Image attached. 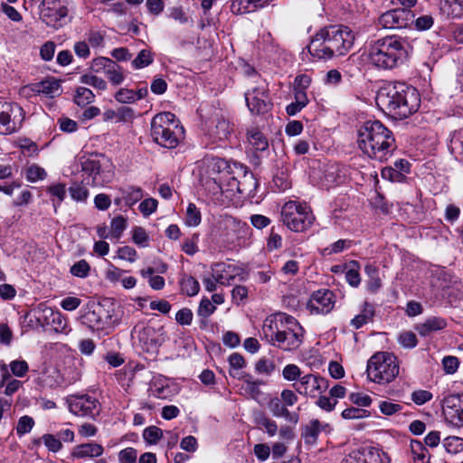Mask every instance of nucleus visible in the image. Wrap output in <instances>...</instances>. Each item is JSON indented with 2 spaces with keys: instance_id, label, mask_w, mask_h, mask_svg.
Masks as SVG:
<instances>
[{
  "instance_id": "1",
  "label": "nucleus",
  "mask_w": 463,
  "mask_h": 463,
  "mask_svg": "<svg viewBox=\"0 0 463 463\" xmlns=\"http://www.w3.org/2000/svg\"><path fill=\"white\" fill-rule=\"evenodd\" d=\"M261 331L263 339L285 352H293L299 348L305 335V330L298 321L286 313L267 317Z\"/></svg>"
},
{
  "instance_id": "2",
  "label": "nucleus",
  "mask_w": 463,
  "mask_h": 463,
  "mask_svg": "<svg viewBox=\"0 0 463 463\" xmlns=\"http://www.w3.org/2000/svg\"><path fill=\"white\" fill-rule=\"evenodd\" d=\"M358 146L370 158L385 161L395 146L392 132L379 120H368L358 129Z\"/></svg>"
},
{
  "instance_id": "3",
  "label": "nucleus",
  "mask_w": 463,
  "mask_h": 463,
  "mask_svg": "<svg viewBox=\"0 0 463 463\" xmlns=\"http://www.w3.org/2000/svg\"><path fill=\"white\" fill-rule=\"evenodd\" d=\"M353 31L344 25H331L321 29L313 37L309 52L319 59H330L347 53L354 44Z\"/></svg>"
},
{
  "instance_id": "4",
  "label": "nucleus",
  "mask_w": 463,
  "mask_h": 463,
  "mask_svg": "<svg viewBox=\"0 0 463 463\" xmlns=\"http://www.w3.org/2000/svg\"><path fill=\"white\" fill-rule=\"evenodd\" d=\"M408 54L407 42L392 35L378 39L370 44L368 60L375 67L390 70L403 64Z\"/></svg>"
},
{
  "instance_id": "5",
  "label": "nucleus",
  "mask_w": 463,
  "mask_h": 463,
  "mask_svg": "<svg viewBox=\"0 0 463 463\" xmlns=\"http://www.w3.org/2000/svg\"><path fill=\"white\" fill-rule=\"evenodd\" d=\"M375 99L379 106L403 118L417 111L420 104L417 89H379Z\"/></svg>"
},
{
  "instance_id": "6",
  "label": "nucleus",
  "mask_w": 463,
  "mask_h": 463,
  "mask_svg": "<svg viewBox=\"0 0 463 463\" xmlns=\"http://www.w3.org/2000/svg\"><path fill=\"white\" fill-rule=\"evenodd\" d=\"M151 137L165 148H175L184 137V128L171 112L156 115L151 121Z\"/></svg>"
},
{
  "instance_id": "7",
  "label": "nucleus",
  "mask_w": 463,
  "mask_h": 463,
  "mask_svg": "<svg viewBox=\"0 0 463 463\" xmlns=\"http://www.w3.org/2000/svg\"><path fill=\"white\" fill-rule=\"evenodd\" d=\"M81 171L87 176L83 182L88 185L104 186L114 177V165L109 158L101 154L80 156Z\"/></svg>"
},
{
  "instance_id": "8",
  "label": "nucleus",
  "mask_w": 463,
  "mask_h": 463,
  "mask_svg": "<svg viewBox=\"0 0 463 463\" xmlns=\"http://www.w3.org/2000/svg\"><path fill=\"white\" fill-rule=\"evenodd\" d=\"M366 372L371 381L380 384L388 383L399 374V363L392 354L376 353L368 360Z\"/></svg>"
},
{
  "instance_id": "9",
  "label": "nucleus",
  "mask_w": 463,
  "mask_h": 463,
  "mask_svg": "<svg viewBox=\"0 0 463 463\" xmlns=\"http://www.w3.org/2000/svg\"><path fill=\"white\" fill-rule=\"evenodd\" d=\"M121 313L118 306L110 305L108 307L98 306L87 312L83 320L90 329L109 334L115 326L121 322Z\"/></svg>"
},
{
  "instance_id": "10",
  "label": "nucleus",
  "mask_w": 463,
  "mask_h": 463,
  "mask_svg": "<svg viewBox=\"0 0 463 463\" xmlns=\"http://www.w3.org/2000/svg\"><path fill=\"white\" fill-rule=\"evenodd\" d=\"M281 219L291 231L301 232L313 223L314 216L306 203L289 201L281 209Z\"/></svg>"
},
{
  "instance_id": "11",
  "label": "nucleus",
  "mask_w": 463,
  "mask_h": 463,
  "mask_svg": "<svg viewBox=\"0 0 463 463\" xmlns=\"http://www.w3.org/2000/svg\"><path fill=\"white\" fill-rule=\"evenodd\" d=\"M24 112L17 103L0 100V134L17 132L24 122Z\"/></svg>"
},
{
  "instance_id": "12",
  "label": "nucleus",
  "mask_w": 463,
  "mask_h": 463,
  "mask_svg": "<svg viewBox=\"0 0 463 463\" xmlns=\"http://www.w3.org/2000/svg\"><path fill=\"white\" fill-rule=\"evenodd\" d=\"M69 0H43L40 5L41 19L48 26L60 28L69 14Z\"/></svg>"
},
{
  "instance_id": "13",
  "label": "nucleus",
  "mask_w": 463,
  "mask_h": 463,
  "mask_svg": "<svg viewBox=\"0 0 463 463\" xmlns=\"http://www.w3.org/2000/svg\"><path fill=\"white\" fill-rule=\"evenodd\" d=\"M66 404L69 411L73 415L90 419H95L99 414L101 408L98 399L85 393L67 396Z\"/></svg>"
},
{
  "instance_id": "14",
  "label": "nucleus",
  "mask_w": 463,
  "mask_h": 463,
  "mask_svg": "<svg viewBox=\"0 0 463 463\" xmlns=\"http://www.w3.org/2000/svg\"><path fill=\"white\" fill-rule=\"evenodd\" d=\"M133 337L137 339V345L145 352L156 353L158 347L165 342L163 327L156 328L151 326H137L133 332Z\"/></svg>"
},
{
  "instance_id": "15",
  "label": "nucleus",
  "mask_w": 463,
  "mask_h": 463,
  "mask_svg": "<svg viewBox=\"0 0 463 463\" xmlns=\"http://www.w3.org/2000/svg\"><path fill=\"white\" fill-rule=\"evenodd\" d=\"M413 14L407 8H395L383 13L378 24L384 29L404 28L413 23Z\"/></svg>"
},
{
  "instance_id": "16",
  "label": "nucleus",
  "mask_w": 463,
  "mask_h": 463,
  "mask_svg": "<svg viewBox=\"0 0 463 463\" xmlns=\"http://www.w3.org/2000/svg\"><path fill=\"white\" fill-rule=\"evenodd\" d=\"M293 387L300 395L315 398L327 388V384L324 378L307 373L299 378V382L294 383Z\"/></svg>"
},
{
  "instance_id": "17",
  "label": "nucleus",
  "mask_w": 463,
  "mask_h": 463,
  "mask_svg": "<svg viewBox=\"0 0 463 463\" xmlns=\"http://www.w3.org/2000/svg\"><path fill=\"white\" fill-rule=\"evenodd\" d=\"M442 412L449 423L457 427L463 426V395L445 397L442 401Z\"/></svg>"
},
{
  "instance_id": "18",
  "label": "nucleus",
  "mask_w": 463,
  "mask_h": 463,
  "mask_svg": "<svg viewBox=\"0 0 463 463\" xmlns=\"http://www.w3.org/2000/svg\"><path fill=\"white\" fill-rule=\"evenodd\" d=\"M205 135L213 143L226 140L232 132V128L228 120H226L219 113L205 121Z\"/></svg>"
},
{
  "instance_id": "19",
  "label": "nucleus",
  "mask_w": 463,
  "mask_h": 463,
  "mask_svg": "<svg viewBox=\"0 0 463 463\" xmlns=\"http://www.w3.org/2000/svg\"><path fill=\"white\" fill-rule=\"evenodd\" d=\"M335 306V295L328 289H320L314 292L307 303L311 314H327Z\"/></svg>"
},
{
  "instance_id": "20",
  "label": "nucleus",
  "mask_w": 463,
  "mask_h": 463,
  "mask_svg": "<svg viewBox=\"0 0 463 463\" xmlns=\"http://www.w3.org/2000/svg\"><path fill=\"white\" fill-rule=\"evenodd\" d=\"M245 100L251 113L263 114L269 109L268 91L264 89H250L245 93Z\"/></svg>"
},
{
  "instance_id": "21",
  "label": "nucleus",
  "mask_w": 463,
  "mask_h": 463,
  "mask_svg": "<svg viewBox=\"0 0 463 463\" xmlns=\"http://www.w3.org/2000/svg\"><path fill=\"white\" fill-rule=\"evenodd\" d=\"M37 320L43 325L51 326L54 331L63 333L68 327L67 318L60 312L51 307H43L37 310Z\"/></svg>"
},
{
  "instance_id": "22",
  "label": "nucleus",
  "mask_w": 463,
  "mask_h": 463,
  "mask_svg": "<svg viewBox=\"0 0 463 463\" xmlns=\"http://www.w3.org/2000/svg\"><path fill=\"white\" fill-rule=\"evenodd\" d=\"M91 67L95 71H99L103 69L105 76L113 85H119L123 82L124 75L121 69L109 58L99 57L94 59Z\"/></svg>"
},
{
  "instance_id": "23",
  "label": "nucleus",
  "mask_w": 463,
  "mask_h": 463,
  "mask_svg": "<svg viewBox=\"0 0 463 463\" xmlns=\"http://www.w3.org/2000/svg\"><path fill=\"white\" fill-rule=\"evenodd\" d=\"M223 181H227L229 190L232 193L246 194L256 187V181L251 173L243 170V181H239L236 177L232 176L229 172L224 173L222 177Z\"/></svg>"
},
{
  "instance_id": "24",
  "label": "nucleus",
  "mask_w": 463,
  "mask_h": 463,
  "mask_svg": "<svg viewBox=\"0 0 463 463\" xmlns=\"http://www.w3.org/2000/svg\"><path fill=\"white\" fill-rule=\"evenodd\" d=\"M236 267L223 262L215 263L212 266V276L220 285L228 286L235 279Z\"/></svg>"
},
{
  "instance_id": "25",
  "label": "nucleus",
  "mask_w": 463,
  "mask_h": 463,
  "mask_svg": "<svg viewBox=\"0 0 463 463\" xmlns=\"http://www.w3.org/2000/svg\"><path fill=\"white\" fill-rule=\"evenodd\" d=\"M224 229L223 235L228 239L238 238L241 232L248 229L246 222H241L232 216H225L222 222Z\"/></svg>"
},
{
  "instance_id": "26",
  "label": "nucleus",
  "mask_w": 463,
  "mask_h": 463,
  "mask_svg": "<svg viewBox=\"0 0 463 463\" xmlns=\"http://www.w3.org/2000/svg\"><path fill=\"white\" fill-rule=\"evenodd\" d=\"M268 407L273 416L282 417L290 422L298 423V414L296 412H290L279 398H272L269 401Z\"/></svg>"
},
{
  "instance_id": "27",
  "label": "nucleus",
  "mask_w": 463,
  "mask_h": 463,
  "mask_svg": "<svg viewBox=\"0 0 463 463\" xmlns=\"http://www.w3.org/2000/svg\"><path fill=\"white\" fill-rule=\"evenodd\" d=\"M264 6V0H232L231 11L234 14H245Z\"/></svg>"
},
{
  "instance_id": "28",
  "label": "nucleus",
  "mask_w": 463,
  "mask_h": 463,
  "mask_svg": "<svg viewBox=\"0 0 463 463\" xmlns=\"http://www.w3.org/2000/svg\"><path fill=\"white\" fill-rule=\"evenodd\" d=\"M104 452V449L100 444L98 443H84L76 446L71 456L76 458H98Z\"/></svg>"
},
{
  "instance_id": "29",
  "label": "nucleus",
  "mask_w": 463,
  "mask_h": 463,
  "mask_svg": "<svg viewBox=\"0 0 463 463\" xmlns=\"http://www.w3.org/2000/svg\"><path fill=\"white\" fill-rule=\"evenodd\" d=\"M147 94V89H118L114 96L120 103H133L143 99Z\"/></svg>"
},
{
  "instance_id": "30",
  "label": "nucleus",
  "mask_w": 463,
  "mask_h": 463,
  "mask_svg": "<svg viewBox=\"0 0 463 463\" xmlns=\"http://www.w3.org/2000/svg\"><path fill=\"white\" fill-rule=\"evenodd\" d=\"M447 326L443 318L432 317L426 319L423 323H420L415 326V329L422 336H427L430 334L441 330Z\"/></svg>"
},
{
  "instance_id": "31",
  "label": "nucleus",
  "mask_w": 463,
  "mask_h": 463,
  "mask_svg": "<svg viewBox=\"0 0 463 463\" xmlns=\"http://www.w3.org/2000/svg\"><path fill=\"white\" fill-rule=\"evenodd\" d=\"M248 143L255 151H264L269 146L268 138L257 128H251L247 132Z\"/></svg>"
},
{
  "instance_id": "32",
  "label": "nucleus",
  "mask_w": 463,
  "mask_h": 463,
  "mask_svg": "<svg viewBox=\"0 0 463 463\" xmlns=\"http://www.w3.org/2000/svg\"><path fill=\"white\" fill-rule=\"evenodd\" d=\"M231 376L233 378L243 379L246 384V391L252 399H257L260 395V385L263 384L262 381L252 380L251 376L248 373H234L231 372Z\"/></svg>"
},
{
  "instance_id": "33",
  "label": "nucleus",
  "mask_w": 463,
  "mask_h": 463,
  "mask_svg": "<svg viewBox=\"0 0 463 463\" xmlns=\"http://www.w3.org/2000/svg\"><path fill=\"white\" fill-rule=\"evenodd\" d=\"M322 430V424L318 420H312L304 428L302 431V438L307 444H315L317 437Z\"/></svg>"
},
{
  "instance_id": "34",
  "label": "nucleus",
  "mask_w": 463,
  "mask_h": 463,
  "mask_svg": "<svg viewBox=\"0 0 463 463\" xmlns=\"http://www.w3.org/2000/svg\"><path fill=\"white\" fill-rule=\"evenodd\" d=\"M180 287L183 293L193 297L200 290L199 282L192 276L184 275L180 279Z\"/></svg>"
},
{
  "instance_id": "35",
  "label": "nucleus",
  "mask_w": 463,
  "mask_h": 463,
  "mask_svg": "<svg viewBox=\"0 0 463 463\" xmlns=\"http://www.w3.org/2000/svg\"><path fill=\"white\" fill-rule=\"evenodd\" d=\"M411 451L415 463H430L428 450L419 440H411L410 444Z\"/></svg>"
},
{
  "instance_id": "36",
  "label": "nucleus",
  "mask_w": 463,
  "mask_h": 463,
  "mask_svg": "<svg viewBox=\"0 0 463 463\" xmlns=\"http://www.w3.org/2000/svg\"><path fill=\"white\" fill-rule=\"evenodd\" d=\"M345 279L348 284L354 288H356L360 285L361 277L359 273L360 266L359 263L355 260L350 262L348 267H345Z\"/></svg>"
},
{
  "instance_id": "37",
  "label": "nucleus",
  "mask_w": 463,
  "mask_h": 463,
  "mask_svg": "<svg viewBox=\"0 0 463 463\" xmlns=\"http://www.w3.org/2000/svg\"><path fill=\"white\" fill-rule=\"evenodd\" d=\"M443 12L453 17H459L463 14V0H443Z\"/></svg>"
},
{
  "instance_id": "38",
  "label": "nucleus",
  "mask_w": 463,
  "mask_h": 463,
  "mask_svg": "<svg viewBox=\"0 0 463 463\" xmlns=\"http://www.w3.org/2000/svg\"><path fill=\"white\" fill-rule=\"evenodd\" d=\"M47 191L50 194V195L54 198L52 201H53L54 209L56 210L57 207L61 205V203H62V201L64 200V198L66 196L65 184H52L48 187Z\"/></svg>"
},
{
  "instance_id": "39",
  "label": "nucleus",
  "mask_w": 463,
  "mask_h": 463,
  "mask_svg": "<svg viewBox=\"0 0 463 463\" xmlns=\"http://www.w3.org/2000/svg\"><path fill=\"white\" fill-rule=\"evenodd\" d=\"M380 454L377 451L367 450L359 453L355 458H349L342 463H379Z\"/></svg>"
},
{
  "instance_id": "40",
  "label": "nucleus",
  "mask_w": 463,
  "mask_h": 463,
  "mask_svg": "<svg viewBox=\"0 0 463 463\" xmlns=\"http://www.w3.org/2000/svg\"><path fill=\"white\" fill-rule=\"evenodd\" d=\"M127 228V222L122 216L115 217L110 222V239L118 241Z\"/></svg>"
},
{
  "instance_id": "41",
  "label": "nucleus",
  "mask_w": 463,
  "mask_h": 463,
  "mask_svg": "<svg viewBox=\"0 0 463 463\" xmlns=\"http://www.w3.org/2000/svg\"><path fill=\"white\" fill-rule=\"evenodd\" d=\"M95 95L90 89H76L74 101L78 106L85 107L93 102Z\"/></svg>"
},
{
  "instance_id": "42",
  "label": "nucleus",
  "mask_w": 463,
  "mask_h": 463,
  "mask_svg": "<svg viewBox=\"0 0 463 463\" xmlns=\"http://www.w3.org/2000/svg\"><path fill=\"white\" fill-rule=\"evenodd\" d=\"M443 446L447 452L450 454H458L463 450V439L451 436L443 440Z\"/></svg>"
},
{
  "instance_id": "43",
  "label": "nucleus",
  "mask_w": 463,
  "mask_h": 463,
  "mask_svg": "<svg viewBox=\"0 0 463 463\" xmlns=\"http://www.w3.org/2000/svg\"><path fill=\"white\" fill-rule=\"evenodd\" d=\"M184 222L190 227H195L200 224L201 213L194 203L188 204Z\"/></svg>"
},
{
  "instance_id": "44",
  "label": "nucleus",
  "mask_w": 463,
  "mask_h": 463,
  "mask_svg": "<svg viewBox=\"0 0 463 463\" xmlns=\"http://www.w3.org/2000/svg\"><path fill=\"white\" fill-rule=\"evenodd\" d=\"M46 175V171L36 164L29 165L26 169V178L29 182L32 183L43 180Z\"/></svg>"
},
{
  "instance_id": "45",
  "label": "nucleus",
  "mask_w": 463,
  "mask_h": 463,
  "mask_svg": "<svg viewBox=\"0 0 463 463\" xmlns=\"http://www.w3.org/2000/svg\"><path fill=\"white\" fill-rule=\"evenodd\" d=\"M150 394L157 399H167L171 396L172 391L168 385L159 382H154L150 388Z\"/></svg>"
},
{
  "instance_id": "46",
  "label": "nucleus",
  "mask_w": 463,
  "mask_h": 463,
  "mask_svg": "<svg viewBox=\"0 0 463 463\" xmlns=\"http://www.w3.org/2000/svg\"><path fill=\"white\" fill-rule=\"evenodd\" d=\"M282 376L286 381L296 382L302 377V372L297 364H288L283 368Z\"/></svg>"
},
{
  "instance_id": "47",
  "label": "nucleus",
  "mask_w": 463,
  "mask_h": 463,
  "mask_svg": "<svg viewBox=\"0 0 463 463\" xmlns=\"http://www.w3.org/2000/svg\"><path fill=\"white\" fill-rule=\"evenodd\" d=\"M373 314V312L372 307L367 305L366 307L364 309V311L361 314L355 316L351 320V325L354 328L358 329L361 326H363L364 325L367 324L371 320Z\"/></svg>"
},
{
  "instance_id": "48",
  "label": "nucleus",
  "mask_w": 463,
  "mask_h": 463,
  "mask_svg": "<svg viewBox=\"0 0 463 463\" xmlns=\"http://www.w3.org/2000/svg\"><path fill=\"white\" fill-rule=\"evenodd\" d=\"M153 61V57L148 50H142L137 56L132 61L134 69H142L148 66Z\"/></svg>"
},
{
  "instance_id": "49",
  "label": "nucleus",
  "mask_w": 463,
  "mask_h": 463,
  "mask_svg": "<svg viewBox=\"0 0 463 463\" xmlns=\"http://www.w3.org/2000/svg\"><path fill=\"white\" fill-rule=\"evenodd\" d=\"M132 240L137 246L145 248L148 246L149 236L144 228L137 226L132 230Z\"/></svg>"
},
{
  "instance_id": "50",
  "label": "nucleus",
  "mask_w": 463,
  "mask_h": 463,
  "mask_svg": "<svg viewBox=\"0 0 463 463\" xmlns=\"http://www.w3.org/2000/svg\"><path fill=\"white\" fill-rule=\"evenodd\" d=\"M71 198L76 202H85L89 196V192L85 186L80 184H73L69 188Z\"/></svg>"
},
{
  "instance_id": "51",
  "label": "nucleus",
  "mask_w": 463,
  "mask_h": 463,
  "mask_svg": "<svg viewBox=\"0 0 463 463\" xmlns=\"http://www.w3.org/2000/svg\"><path fill=\"white\" fill-rule=\"evenodd\" d=\"M229 365H230V373L232 372L234 373L241 374V373L239 370L244 368L246 366V362L243 356L239 353H232L228 358Z\"/></svg>"
},
{
  "instance_id": "52",
  "label": "nucleus",
  "mask_w": 463,
  "mask_h": 463,
  "mask_svg": "<svg viewBox=\"0 0 463 463\" xmlns=\"http://www.w3.org/2000/svg\"><path fill=\"white\" fill-rule=\"evenodd\" d=\"M90 266L85 260H80L75 262L71 267V273L78 278H86L89 276Z\"/></svg>"
},
{
  "instance_id": "53",
  "label": "nucleus",
  "mask_w": 463,
  "mask_h": 463,
  "mask_svg": "<svg viewBox=\"0 0 463 463\" xmlns=\"http://www.w3.org/2000/svg\"><path fill=\"white\" fill-rule=\"evenodd\" d=\"M162 436V430L156 426L147 427L143 431V438L149 444H156Z\"/></svg>"
},
{
  "instance_id": "54",
  "label": "nucleus",
  "mask_w": 463,
  "mask_h": 463,
  "mask_svg": "<svg viewBox=\"0 0 463 463\" xmlns=\"http://www.w3.org/2000/svg\"><path fill=\"white\" fill-rule=\"evenodd\" d=\"M398 342L404 348H413L418 344L416 335L411 331L400 333Z\"/></svg>"
},
{
  "instance_id": "55",
  "label": "nucleus",
  "mask_w": 463,
  "mask_h": 463,
  "mask_svg": "<svg viewBox=\"0 0 463 463\" xmlns=\"http://www.w3.org/2000/svg\"><path fill=\"white\" fill-rule=\"evenodd\" d=\"M118 463H137V451L131 447L126 448L118 452Z\"/></svg>"
},
{
  "instance_id": "56",
  "label": "nucleus",
  "mask_w": 463,
  "mask_h": 463,
  "mask_svg": "<svg viewBox=\"0 0 463 463\" xmlns=\"http://www.w3.org/2000/svg\"><path fill=\"white\" fill-rule=\"evenodd\" d=\"M124 199L126 203L133 205L137 202L140 201L143 197V191L140 187H128L124 192Z\"/></svg>"
},
{
  "instance_id": "57",
  "label": "nucleus",
  "mask_w": 463,
  "mask_h": 463,
  "mask_svg": "<svg viewBox=\"0 0 463 463\" xmlns=\"http://www.w3.org/2000/svg\"><path fill=\"white\" fill-rule=\"evenodd\" d=\"M34 425V420L30 416H23L19 419L16 426V433L23 436L31 431Z\"/></svg>"
},
{
  "instance_id": "58",
  "label": "nucleus",
  "mask_w": 463,
  "mask_h": 463,
  "mask_svg": "<svg viewBox=\"0 0 463 463\" xmlns=\"http://www.w3.org/2000/svg\"><path fill=\"white\" fill-rule=\"evenodd\" d=\"M274 362L261 358L255 364V370L258 373L270 375L275 371Z\"/></svg>"
},
{
  "instance_id": "59",
  "label": "nucleus",
  "mask_w": 463,
  "mask_h": 463,
  "mask_svg": "<svg viewBox=\"0 0 463 463\" xmlns=\"http://www.w3.org/2000/svg\"><path fill=\"white\" fill-rule=\"evenodd\" d=\"M42 439L47 449L52 452H58L62 449V444L58 436L52 434H44Z\"/></svg>"
},
{
  "instance_id": "60",
  "label": "nucleus",
  "mask_w": 463,
  "mask_h": 463,
  "mask_svg": "<svg viewBox=\"0 0 463 463\" xmlns=\"http://www.w3.org/2000/svg\"><path fill=\"white\" fill-rule=\"evenodd\" d=\"M380 411L387 416L393 415L402 410V406L390 401H382L379 403Z\"/></svg>"
},
{
  "instance_id": "61",
  "label": "nucleus",
  "mask_w": 463,
  "mask_h": 463,
  "mask_svg": "<svg viewBox=\"0 0 463 463\" xmlns=\"http://www.w3.org/2000/svg\"><path fill=\"white\" fill-rule=\"evenodd\" d=\"M215 309H216V307L212 303V301L209 298H203L200 301L199 307H198V310H197V314H198L199 317H208L212 314H213Z\"/></svg>"
},
{
  "instance_id": "62",
  "label": "nucleus",
  "mask_w": 463,
  "mask_h": 463,
  "mask_svg": "<svg viewBox=\"0 0 463 463\" xmlns=\"http://www.w3.org/2000/svg\"><path fill=\"white\" fill-rule=\"evenodd\" d=\"M157 204V200L155 198H146L140 203L138 208L144 216H149L156 211Z\"/></svg>"
},
{
  "instance_id": "63",
  "label": "nucleus",
  "mask_w": 463,
  "mask_h": 463,
  "mask_svg": "<svg viewBox=\"0 0 463 463\" xmlns=\"http://www.w3.org/2000/svg\"><path fill=\"white\" fill-rule=\"evenodd\" d=\"M381 175L383 179L392 182H402L405 177L401 171H399L396 168H393L392 166L384 167L382 170Z\"/></svg>"
},
{
  "instance_id": "64",
  "label": "nucleus",
  "mask_w": 463,
  "mask_h": 463,
  "mask_svg": "<svg viewBox=\"0 0 463 463\" xmlns=\"http://www.w3.org/2000/svg\"><path fill=\"white\" fill-rule=\"evenodd\" d=\"M10 369L14 375L23 377L28 372L29 366L24 360H14L10 363Z\"/></svg>"
}]
</instances>
